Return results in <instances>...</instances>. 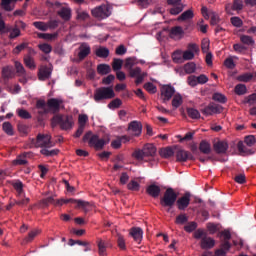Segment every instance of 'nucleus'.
Returning a JSON list of instances; mask_svg holds the SVG:
<instances>
[{
    "instance_id": "f257e3e1",
    "label": "nucleus",
    "mask_w": 256,
    "mask_h": 256,
    "mask_svg": "<svg viewBox=\"0 0 256 256\" xmlns=\"http://www.w3.org/2000/svg\"><path fill=\"white\" fill-rule=\"evenodd\" d=\"M69 203H71L72 205H76V208L78 209H85V207L89 205V202L87 201L77 200L73 198H69V199L61 198V199L55 200L53 196L44 198L40 201V205H42V207H48L50 205H55V207H62V205H67Z\"/></svg>"
},
{
    "instance_id": "f03ea898",
    "label": "nucleus",
    "mask_w": 256,
    "mask_h": 256,
    "mask_svg": "<svg viewBox=\"0 0 256 256\" xmlns=\"http://www.w3.org/2000/svg\"><path fill=\"white\" fill-rule=\"evenodd\" d=\"M35 147H44L40 150L41 155L45 157H55L59 155L58 149L49 150V147H53L51 143V135L49 134H38L35 140H32Z\"/></svg>"
},
{
    "instance_id": "7ed1b4c3",
    "label": "nucleus",
    "mask_w": 256,
    "mask_h": 256,
    "mask_svg": "<svg viewBox=\"0 0 256 256\" xmlns=\"http://www.w3.org/2000/svg\"><path fill=\"white\" fill-rule=\"evenodd\" d=\"M51 125L52 127L59 125L62 131H69V129H73V116L56 114L51 119Z\"/></svg>"
},
{
    "instance_id": "20e7f679",
    "label": "nucleus",
    "mask_w": 256,
    "mask_h": 256,
    "mask_svg": "<svg viewBox=\"0 0 256 256\" xmlns=\"http://www.w3.org/2000/svg\"><path fill=\"white\" fill-rule=\"evenodd\" d=\"M83 143H87L89 147H93L96 151H101L103 147L107 145V141L103 138H99V135L93 134L92 131H88L82 138Z\"/></svg>"
},
{
    "instance_id": "39448f33",
    "label": "nucleus",
    "mask_w": 256,
    "mask_h": 256,
    "mask_svg": "<svg viewBox=\"0 0 256 256\" xmlns=\"http://www.w3.org/2000/svg\"><path fill=\"white\" fill-rule=\"evenodd\" d=\"M109 99H115V91L112 86L100 87L94 91V101L101 103V101H108Z\"/></svg>"
},
{
    "instance_id": "423d86ee",
    "label": "nucleus",
    "mask_w": 256,
    "mask_h": 256,
    "mask_svg": "<svg viewBox=\"0 0 256 256\" xmlns=\"http://www.w3.org/2000/svg\"><path fill=\"white\" fill-rule=\"evenodd\" d=\"M91 15L94 19L98 21H103L105 19H109L112 15L111 6L107 4H102L100 6H96L91 10Z\"/></svg>"
},
{
    "instance_id": "0eeeda50",
    "label": "nucleus",
    "mask_w": 256,
    "mask_h": 256,
    "mask_svg": "<svg viewBox=\"0 0 256 256\" xmlns=\"http://www.w3.org/2000/svg\"><path fill=\"white\" fill-rule=\"evenodd\" d=\"M178 194H176L175 190L173 188H167V190L164 192V196L160 199V204L164 208H169L167 212L170 211V209L174 206V204L177 202Z\"/></svg>"
},
{
    "instance_id": "6e6552de",
    "label": "nucleus",
    "mask_w": 256,
    "mask_h": 256,
    "mask_svg": "<svg viewBox=\"0 0 256 256\" xmlns=\"http://www.w3.org/2000/svg\"><path fill=\"white\" fill-rule=\"evenodd\" d=\"M147 72H142L140 67H136L134 69H129V77H132L135 79L134 83L135 85H141L143 83L145 77H147Z\"/></svg>"
},
{
    "instance_id": "1a4fd4ad",
    "label": "nucleus",
    "mask_w": 256,
    "mask_h": 256,
    "mask_svg": "<svg viewBox=\"0 0 256 256\" xmlns=\"http://www.w3.org/2000/svg\"><path fill=\"white\" fill-rule=\"evenodd\" d=\"M175 154L177 162L185 163L188 160L195 161V157L193 156V154L185 149L179 148Z\"/></svg>"
},
{
    "instance_id": "9d476101",
    "label": "nucleus",
    "mask_w": 256,
    "mask_h": 256,
    "mask_svg": "<svg viewBox=\"0 0 256 256\" xmlns=\"http://www.w3.org/2000/svg\"><path fill=\"white\" fill-rule=\"evenodd\" d=\"M223 112V106L219 104H209L205 108L201 109V113L205 116H213L214 114H221Z\"/></svg>"
},
{
    "instance_id": "9b49d317",
    "label": "nucleus",
    "mask_w": 256,
    "mask_h": 256,
    "mask_svg": "<svg viewBox=\"0 0 256 256\" xmlns=\"http://www.w3.org/2000/svg\"><path fill=\"white\" fill-rule=\"evenodd\" d=\"M191 201L190 192H185L183 196H181L178 200H176V206L180 211H184L188 208Z\"/></svg>"
},
{
    "instance_id": "f8f14e48",
    "label": "nucleus",
    "mask_w": 256,
    "mask_h": 256,
    "mask_svg": "<svg viewBox=\"0 0 256 256\" xmlns=\"http://www.w3.org/2000/svg\"><path fill=\"white\" fill-rule=\"evenodd\" d=\"M129 131H130V137H139L142 133V124L141 121H131L129 123Z\"/></svg>"
},
{
    "instance_id": "ddd939ff",
    "label": "nucleus",
    "mask_w": 256,
    "mask_h": 256,
    "mask_svg": "<svg viewBox=\"0 0 256 256\" xmlns=\"http://www.w3.org/2000/svg\"><path fill=\"white\" fill-rule=\"evenodd\" d=\"M143 234L144 232L141 227H132L129 232L130 237L134 240L136 244H141Z\"/></svg>"
},
{
    "instance_id": "4468645a",
    "label": "nucleus",
    "mask_w": 256,
    "mask_h": 256,
    "mask_svg": "<svg viewBox=\"0 0 256 256\" xmlns=\"http://www.w3.org/2000/svg\"><path fill=\"white\" fill-rule=\"evenodd\" d=\"M214 151L219 154H226L229 149V144L225 140H219L213 144Z\"/></svg>"
},
{
    "instance_id": "2eb2a0df",
    "label": "nucleus",
    "mask_w": 256,
    "mask_h": 256,
    "mask_svg": "<svg viewBox=\"0 0 256 256\" xmlns=\"http://www.w3.org/2000/svg\"><path fill=\"white\" fill-rule=\"evenodd\" d=\"M175 94V89L171 85H164L161 88V95L163 97L164 102L170 101Z\"/></svg>"
},
{
    "instance_id": "dca6fc26",
    "label": "nucleus",
    "mask_w": 256,
    "mask_h": 256,
    "mask_svg": "<svg viewBox=\"0 0 256 256\" xmlns=\"http://www.w3.org/2000/svg\"><path fill=\"white\" fill-rule=\"evenodd\" d=\"M61 103H63V101L57 98H50L47 101V106L49 107L50 111H52V113H59L61 109Z\"/></svg>"
},
{
    "instance_id": "f3484780",
    "label": "nucleus",
    "mask_w": 256,
    "mask_h": 256,
    "mask_svg": "<svg viewBox=\"0 0 256 256\" xmlns=\"http://www.w3.org/2000/svg\"><path fill=\"white\" fill-rule=\"evenodd\" d=\"M142 150L145 158H153L156 156L157 148L151 143L145 144Z\"/></svg>"
},
{
    "instance_id": "a211bd4d",
    "label": "nucleus",
    "mask_w": 256,
    "mask_h": 256,
    "mask_svg": "<svg viewBox=\"0 0 256 256\" xmlns=\"http://www.w3.org/2000/svg\"><path fill=\"white\" fill-rule=\"evenodd\" d=\"M91 54V46L87 43H82L79 47L78 58L83 61L87 56Z\"/></svg>"
},
{
    "instance_id": "6ab92c4d",
    "label": "nucleus",
    "mask_w": 256,
    "mask_h": 256,
    "mask_svg": "<svg viewBox=\"0 0 256 256\" xmlns=\"http://www.w3.org/2000/svg\"><path fill=\"white\" fill-rule=\"evenodd\" d=\"M2 79L5 83L9 81V79H13L15 72L13 71V66H5L2 68Z\"/></svg>"
},
{
    "instance_id": "aec40b11",
    "label": "nucleus",
    "mask_w": 256,
    "mask_h": 256,
    "mask_svg": "<svg viewBox=\"0 0 256 256\" xmlns=\"http://www.w3.org/2000/svg\"><path fill=\"white\" fill-rule=\"evenodd\" d=\"M200 246L204 250L212 249L215 246V240L206 235L201 239Z\"/></svg>"
},
{
    "instance_id": "412c9836",
    "label": "nucleus",
    "mask_w": 256,
    "mask_h": 256,
    "mask_svg": "<svg viewBox=\"0 0 256 256\" xmlns=\"http://www.w3.org/2000/svg\"><path fill=\"white\" fill-rule=\"evenodd\" d=\"M53 70H51V68L44 66L42 67L39 72H38V79L40 81H47V79H49V77H51V73Z\"/></svg>"
},
{
    "instance_id": "4be33fe9",
    "label": "nucleus",
    "mask_w": 256,
    "mask_h": 256,
    "mask_svg": "<svg viewBox=\"0 0 256 256\" xmlns=\"http://www.w3.org/2000/svg\"><path fill=\"white\" fill-rule=\"evenodd\" d=\"M146 192L149 196L157 198L161 193V189L160 186H157L156 184H150V186H147Z\"/></svg>"
},
{
    "instance_id": "5701e85b",
    "label": "nucleus",
    "mask_w": 256,
    "mask_h": 256,
    "mask_svg": "<svg viewBox=\"0 0 256 256\" xmlns=\"http://www.w3.org/2000/svg\"><path fill=\"white\" fill-rule=\"evenodd\" d=\"M57 15L63 19V21H71V8L62 7L57 11Z\"/></svg>"
},
{
    "instance_id": "b1692460",
    "label": "nucleus",
    "mask_w": 256,
    "mask_h": 256,
    "mask_svg": "<svg viewBox=\"0 0 256 256\" xmlns=\"http://www.w3.org/2000/svg\"><path fill=\"white\" fill-rule=\"evenodd\" d=\"M238 152H240L241 156H250L255 154V151L246 147L241 141L238 142Z\"/></svg>"
},
{
    "instance_id": "393cba45",
    "label": "nucleus",
    "mask_w": 256,
    "mask_h": 256,
    "mask_svg": "<svg viewBox=\"0 0 256 256\" xmlns=\"http://www.w3.org/2000/svg\"><path fill=\"white\" fill-rule=\"evenodd\" d=\"M199 150L205 155H209L212 151L211 144L207 140H202L200 142Z\"/></svg>"
},
{
    "instance_id": "a878e982",
    "label": "nucleus",
    "mask_w": 256,
    "mask_h": 256,
    "mask_svg": "<svg viewBox=\"0 0 256 256\" xmlns=\"http://www.w3.org/2000/svg\"><path fill=\"white\" fill-rule=\"evenodd\" d=\"M159 154L162 158L168 159L174 156L175 152L171 147H165L160 149Z\"/></svg>"
},
{
    "instance_id": "bb28decb",
    "label": "nucleus",
    "mask_w": 256,
    "mask_h": 256,
    "mask_svg": "<svg viewBox=\"0 0 256 256\" xmlns=\"http://www.w3.org/2000/svg\"><path fill=\"white\" fill-rule=\"evenodd\" d=\"M36 109H41L42 111H39L40 115H45L49 113V110L47 109V103H45V100H37L36 102Z\"/></svg>"
},
{
    "instance_id": "cd10ccee",
    "label": "nucleus",
    "mask_w": 256,
    "mask_h": 256,
    "mask_svg": "<svg viewBox=\"0 0 256 256\" xmlns=\"http://www.w3.org/2000/svg\"><path fill=\"white\" fill-rule=\"evenodd\" d=\"M95 55L100 57V59H107L109 57V50L106 47L100 46L96 49Z\"/></svg>"
},
{
    "instance_id": "c85d7f7f",
    "label": "nucleus",
    "mask_w": 256,
    "mask_h": 256,
    "mask_svg": "<svg viewBox=\"0 0 256 256\" xmlns=\"http://www.w3.org/2000/svg\"><path fill=\"white\" fill-rule=\"evenodd\" d=\"M97 72L99 75H109L111 73V66L108 64H99L97 66Z\"/></svg>"
},
{
    "instance_id": "c756f323",
    "label": "nucleus",
    "mask_w": 256,
    "mask_h": 256,
    "mask_svg": "<svg viewBox=\"0 0 256 256\" xmlns=\"http://www.w3.org/2000/svg\"><path fill=\"white\" fill-rule=\"evenodd\" d=\"M194 18V12L189 9L187 11H185L184 13H182L179 17H178V21H187V20H191Z\"/></svg>"
},
{
    "instance_id": "7c9ffc66",
    "label": "nucleus",
    "mask_w": 256,
    "mask_h": 256,
    "mask_svg": "<svg viewBox=\"0 0 256 256\" xmlns=\"http://www.w3.org/2000/svg\"><path fill=\"white\" fill-rule=\"evenodd\" d=\"M46 7H48V9L50 11H57V9H63V4H61L60 2H51L49 0L46 1Z\"/></svg>"
},
{
    "instance_id": "2f4dec72",
    "label": "nucleus",
    "mask_w": 256,
    "mask_h": 256,
    "mask_svg": "<svg viewBox=\"0 0 256 256\" xmlns=\"http://www.w3.org/2000/svg\"><path fill=\"white\" fill-rule=\"evenodd\" d=\"M240 42H242L244 46H252L255 44L253 37L248 35H240Z\"/></svg>"
},
{
    "instance_id": "473e14b6",
    "label": "nucleus",
    "mask_w": 256,
    "mask_h": 256,
    "mask_svg": "<svg viewBox=\"0 0 256 256\" xmlns=\"http://www.w3.org/2000/svg\"><path fill=\"white\" fill-rule=\"evenodd\" d=\"M12 187H14L17 195L21 197V195L23 194V182H21L20 180H16L12 182Z\"/></svg>"
},
{
    "instance_id": "72a5a7b5",
    "label": "nucleus",
    "mask_w": 256,
    "mask_h": 256,
    "mask_svg": "<svg viewBox=\"0 0 256 256\" xmlns=\"http://www.w3.org/2000/svg\"><path fill=\"white\" fill-rule=\"evenodd\" d=\"M122 67H123V60L119 58H113L112 60L113 71H121Z\"/></svg>"
},
{
    "instance_id": "f704fd0d",
    "label": "nucleus",
    "mask_w": 256,
    "mask_h": 256,
    "mask_svg": "<svg viewBox=\"0 0 256 256\" xmlns=\"http://www.w3.org/2000/svg\"><path fill=\"white\" fill-rule=\"evenodd\" d=\"M24 63L28 69H35L37 66L35 65V59L31 57V55H27L24 57Z\"/></svg>"
},
{
    "instance_id": "c9c22d12",
    "label": "nucleus",
    "mask_w": 256,
    "mask_h": 256,
    "mask_svg": "<svg viewBox=\"0 0 256 256\" xmlns=\"http://www.w3.org/2000/svg\"><path fill=\"white\" fill-rule=\"evenodd\" d=\"M253 77L254 75L252 73H244L242 75H239L237 79L242 83H249L250 81H252Z\"/></svg>"
},
{
    "instance_id": "e433bc0d",
    "label": "nucleus",
    "mask_w": 256,
    "mask_h": 256,
    "mask_svg": "<svg viewBox=\"0 0 256 256\" xmlns=\"http://www.w3.org/2000/svg\"><path fill=\"white\" fill-rule=\"evenodd\" d=\"M234 92H236L238 96H243L247 93V87L245 84H238L234 87Z\"/></svg>"
},
{
    "instance_id": "4c0bfd02",
    "label": "nucleus",
    "mask_w": 256,
    "mask_h": 256,
    "mask_svg": "<svg viewBox=\"0 0 256 256\" xmlns=\"http://www.w3.org/2000/svg\"><path fill=\"white\" fill-rule=\"evenodd\" d=\"M143 87H144L145 91L151 95H154L157 92V87L151 82L145 83Z\"/></svg>"
},
{
    "instance_id": "58836bf2",
    "label": "nucleus",
    "mask_w": 256,
    "mask_h": 256,
    "mask_svg": "<svg viewBox=\"0 0 256 256\" xmlns=\"http://www.w3.org/2000/svg\"><path fill=\"white\" fill-rule=\"evenodd\" d=\"M187 114L193 120L200 119V112L197 109L188 108L187 109Z\"/></svg>"
},
{
    "instance_id": "ea45409f",
    "label": "nucleus",
    "mask_w": 256,
    "mask_h": 256,
    "mask_svg": "<svg viewBox=\"0 0 256 256\" xmlns=\"http://www.w3.org/2000/svg\"><path fill=\"white\" fill-rule=\"evenodd\" d=\"M2 129H3V131L7 134V135H9L10 137L11 136H13V125H11V123L10 122H4L3 124H2Z\"/></svg>"
},
{
    "instance_id": "a19ab883",
    "label": "nucleus",
    "mask_w": 256,
    "mask_h": 256,
    "mask_svg": "<svg viewBox=\"0 0 256 256\" xmlns=\"http://www.w3.org/2000/svg\"><path fill=\"white\" fill-rule=\"evenodd\" d=\"M132 157L138 161H143L145 159L143 149L134 150V152L132 153Z\"/></svg>"
},
{
    "instance_id": "79ce46f5",
    "label": "nucleus",
    "mask_w": 256,
    "mask_h": 256,
    "mask_svg": "<svg viewBox=\"0 0 256 256\" xmlns=\"http://www.w3.org/2000/svg\"><path fill=\"white\" fill-rule=\"evenodd\" d=\"M182 34H183V30L180 26L173 27L169 32L170 38H174V37L180 36Z\"/></svg>"
},
{
    "instance_id": "37998d69",
    "label": "nucleus",
    "mask_w": 256,
    "mask_h": 256,
    "mask_svg": "<svg viewBox=\"0 0 256 256\" xmlns=\"http://www.w3.org/2000/svg\"><path fill=\"white\" fill-rule=\"evenodd\" d=\"M184 70L188 75H191V73H195L196 71V64L194 62H189L185 64Z\"/></svg>"
},
{
    "instance_id": "c03bdc74",
    "label": "nucleus",
    "mask_w": 256,
    "mask_h": 256,
    "mask_svg": "<svg viewBox=\"0 0 256 256\" xmlns=\"http://www.w3.org/2000/svg\"><path fill=\"white\" fill-rule=\"evenodd\" d=\"M183 103L182 96L180 94H176L172 100V106L177 109Z\"/></svg>"
},
{
    "instance_id": "a18cd8bd",
    "label": "nucleus",
    "mask_w": 256,
    "mask_h": 256,
    "mask_svg": "<svg viewBox=\"0 0 256 256\" xmlns=\"http://www.w3.org/2000/svg\"><path fill=\"white\" fill-rule=\"evenodd\" d=\"M172 58L175 63H182L184 61L181 50L175 51L172 55Z\"/></svg>"
},
{
    "instance_id": "49530a36",
    "label": "nucleus",
    "mask_w": 256,
    "mask_h": 256,
    "mask_svg": "<svg viewBox=\"0 0 256 256\" xmlns=\"http://www.w3.org/2000/svg\"><path fill=\"white\" fill-rule=\"evenodd\" d=\"M232 47L234 48V51H236V53H240V54H244L248 50V47L240 43H236Z\"/></svg>"
},
{
    "instance_id": "de8ad7c7",
    "label": "nucleus",
    "mask_w": 256,
    "mask_h": 256,
    "mask_svg": "<svg viewBox=\"0 0 256 256\" xmlns=\"http://www.w3.org/2000/svg\"><path fill=\"white\" fill-rule=\"evenodd\" d=\"M213 100L221 104H225L227 102L226 96L221 93H214Z\"/></svg>"
},
{
    "instance_id": "09e8293b",
    "label": "nucleus",
    "mask_w": 256,
    "mask_h": 256,
    "mask_svg": "<svg viewBox=\"0 0 256 256\" xmlns=\"http://www.w3.org/2000/svg\"><path fill=\"white\" fill-rule=\"evenodd\" d=\"M33 25L39 31H47L49 29V26L45 24V22L36 21V22H33Z\"/></svg>"
},
{
    "instance_id": "8fccbe9b",
    "label": "nucleus",
    "mask_w": 256,
    "mask_h": 256,
    "mask_svg": "<svg viewBox=\"0 0 256 256\" xmlns=\"http://www.w3.org/2000/svg\"><path fill=\"white\" fill-rule=\"evenodd\" d=\"M122 105L121 99L116 98L108 104V109H119Z\"/></svg>"
},
{
    "instance_id": "3c124183",
    "label": "nucleus",
    "mask_w": 256,
    "mask_h": 256,
    "mask_svg": "<svg viewBox=\"0 0 256 256\" xmlns=\"http://www.w3.org/2000/svg\"><path fill=\"white\" fill-rule=\"evenodd\" d=\"M28 46L29 44L27 42H23L22 44H19L13 49L14 55H19L21 51H23L24 49H27Z\"/></svg>"
},
{
    "instance_id": "603ef678",
    "label": "nucleus",
    "mask_w": 256,
    "mask_h": 256,
    "mask_svg": "<svg viewBox=\"0 0 256 256\" xmlns=\"http://www.w3.org/2000/svg\"><path fill=\"white\" fill-rule=\"evenodd\" d=\"M188 222V216L186 214H180L176 217L175 223L178 225H184Z\"/></svg>"
},
{
    "instance_id": "864d4df0",
    "label": "nucleus",
    "mask_w": 256,
    "mask_h": 256,
    "mask_svg": "<svg viewBox=\"0 0 256 256\" xmlns=\"http://www.w3.org/2000/svg\"><path fill=\"white\" fill-rule=\"evenodd\" d=\"M105 251H107V246L103 242V240L98 241V253L100 256H105Z\"/></svg>"
},
{
    "instance_id": "5fc2aeb1",
    "label": "nucleus",
    "mask_w": 256,
    "mask_h": 256,
    "mask_svg": "<svg viewBox=\"0 0 256 256\" xmlns=\"http://www.w3.org/2000/svg\"><path fill=\"white\" fill-rule=\"evenodd\" d=\"M77 19H79L80 21H87V19H91V16L86 11H78Z\"/></svg>"
},
{
    "instance_id": "6e6d98bb",
    "label": "nucleus",
    "mask_w": 256,
    "mask_h": 256,
    "mask_svg": "<svg viewBox=\"0 0 256 256\" xmlns=\"http://www.w3.org/2000/svg\"><path fill=\"white\" fill-rule=\"evenodd\" d=\"M230 23H232V26H234L236 28H240L243 26V21L239 17L230 18Z\"/></svg>"
},
{
    "instance_id": "4d7b16f0",
    "label": "nucleus",
    "mask_w": 256,
    "mask_h": 256,
    "mask_svg": "<svg viewBox=\"0 0 256 256\" xmlns=\"http://www.w3.org/2000/svg\"><path fill=\"white\" fill-rule=\"evenodd\" d=\"M17 113L21 119H31V113H29V111H27L25 109H18Z\"/></svg>"
},
{
    "instance_id": "13d9d810",
    "label": "nucleus",
    "mask_w": 256,
    "mask_h": 256,
    "mask_svg": "<svg viewBox=\"0 0 256 256\" xmlns=\"http://www.w3.org/2000/svg\"><path fill=\"white\" fill-rule=\"evenodd\" d=\"M141 189V184H139V180H131L129 184V190L139 191Z\"/></svg>"
},
{
    "instance_id": "bf43d9fd",
    "label": "nucleus",
    "mask_w": 256,
    "mask_h": 256,
    "mask_svg": "<svg viewBox=\"0 0 256 256\" xmlns=\"http://www.w3.org/2000/svg\"><path fill=\"white\" fill-rule=\"evenodd\" d=\"M15 69L19 75H26L25 67H23V64H21V62H15Z\"/></svg>"
},
{
    "instance_id": "052dcab7",
    "label": "nucleus",
    "mask_w": 256,
    "mask_h": 256,
    "mask_svg": "<svg viewBox=\"0 0 256 256\" xmlns=\"http://www.w3.org/2000/svg\"><path fill=\"white\" fill-rule=\"evenodd\" d=\"M38 37L40 39H57L59 37V33L55 32L53 34H44V33H39Z\"/></svg>"
},
{
    "instance_id": "680f3d73",
    "label": "nucleus",
    "mask_w": 256,
    "mask_h": 256,
    "mask_svg": "<svg viewBox=\"0 0 256 256\" xmlns=\"http://www.w3.org/2000/svg\"><path fill=\"white\" fill-rule=\"evenodd\" d=\"M183 9H184V7H183V5L181 4V5L173 6V7L169 10V12H170L171 15H178V14H180V13L183 11Z\"/></svg>"
},
{
    "instance_id": "e2e57ef3",
    "label": "nucleus",
    "mask_w": 256,
    "mask_h": 256,
    "mask_svg": "<svg viewBox=\"0 0 256 256\" xmlns=\"http://www.w3.org/2000/svg\"><path fill=\"white\" fill-rule=\"evenodd\" d=\"M40 231L39 230H32L29 232L28 237H26V242L31 243L33 239H35L39 235Z\"/></svg>"
},
{
    "instance_id": "0e129e2a",
    "label": "nucleus",
    "mask_w": 256,
    "mask_h": 256,
    "mask_svg": "<svg viewBox=\"0 0 256 256\" xmlns=\"http://www.w3.org/2000/svg\"><path fill=\"white\" fill-rule=\"evenodd\" d=\"M198 225L196 222H190L185 227L184 230L188 233H191L197 229Z\"/></svg>"
},
{
    "instance_id": "69168bd1",
    "label": "nucleus",
    "mask_w": 256,
    "mask_h": 256,
    "mask_svg": "<svg viewBox=\"0 0 256 256\" xmlns=\"http://www.w3.org/2000/svg\"><path fill=\"white\" fill-rule=\"evenodd\" d=\"M39 49H40V51H42L43 53H46V54L51 53V51L53 50V48L51 47V45L46 44V43L40 44V45H39Z\"/></svg>"
},
{
    "instance_id": "338daca9",
    "label": "nucleus",
    "mask_w": 256,
    "mask_h": 256,
    "mask_svg": "<svg viewBox=\"0 0 256 256\" xmlns=\"http://www.w3.org/2000/svg\"><path fill=\"white\" fill-rule=\"evenodd\" d=\"M13 165H27V159L25 156H18L17 159L13 160Z\"/></svg>"
},
{
    "instance_id": "774afa93",
    "label": "nucleus",
    "mask_w": 256,
    "mask_h": 256,
    "mask_svg": "<svg viewBox=\"0 0 256 256\" xmlns=\"http://www.w3.org/2000/svg\"><path fill=\"white\" fill-rule=\"evenodd\" d=\"M188 84L190 87H196V85H199L197 76H195V75L189 76Z\"/></svg>"
}]
</instances>
